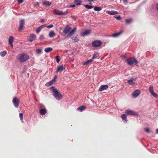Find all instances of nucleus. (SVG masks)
Here are the masks:
<instances>
[{
	"label": "nucleus",
	"instance_id": "obj_55",
	"mask_svg": "<svg viewBox=\"0 0 158 158\" xmlns=\"http://www.w3.org/2000/svg\"><path fill=\"white\" fill-rule=\"evenodd\" d=\"M29 75V73H28L27 75Z\"/></svg>",
	"mask_w": 158,
	"mask_h": 158
},
{
	"label": "nucleus",
	"instance_id": "obj_46",
	"mask_svg": "<svg viewBox=\"0 0 158 158\" xmlns=\"http://www.w3.org/2000/svg\"><path fill=\"white\" fill-rule=\"evenodd\" d=\"M123 2L125 3H127V0H123Z\"/></svg>",
	"mask_w": 158,
	"mask_h": 158
},
{
	"label": "nucleus",
	"instance_id": "obj_3",
	"mask_svg": "<svg viewBox=\"0 0 158 158\" xmlns=\"http://www.w3.org/2000/svg\"><path fill=\"white\" fill-rule=\"evenodd\" d=\"M29 58V57L28 55L22 53L20 55L18 59L19 62H23L27 60Z\"/></svg>",
	"mask_w": 158,
	"mask_h": 158
},
{
	"label": "nucleus",
	"instance_id": "obj_53",
	"mask_svg": "<svg viewBox=\"0 0 158 158\" xmlns=\"http://www.w3.org/2000/svg\"><path fill=\"white\" fill-rule=\"evenodd\" d=\"M91 4V2H90V3H89V4Z\"/></svg>",
	"mask_w": 158,
	"mask_h": 158
},
{
	"label": "nucleus",
	"instance_id": "obj_51",
	"mask_svg": "<svg viewBox=\"0 0 158 158\" xmlns=\"http://www.w3.org/2000/svg\"><path fill=\"white\" fill-rule=\"evenodd\" d=\"M57 78V77L56 76H55V77H54V79H55V78Z\"/></svg>",
	"mask_w": 158,
	"mask_h": 158
},
{
	"label": "nucleus",
	"instance_id": "obj_15",
	"mask_svg": "<svg viewBox=\"0 0 158 158\" xmlns=\"http://www.w3.org/2000/svg\"><path fill=\"white\" fill-rule=\"evenodd\" d=\"M14 38L12 36H10L9 38V44L12 47H13V45L12 43L13 41Z\"/></svg>",
	"mask_w": 158,
	"mask_h": 158
},
{
	"label": "nucleus",
	"instance_id": "obj_40",
	"mask_svg": "<svg viewBox=\"0 0 158 158\" xmlns=\"http://www.w3.org/2000/svg\"><path fill=\"white\" fill-rule=\"evenodd\" d=\"M114 17L115 18L117 19L118 20H120L121 19V17L120 15L114 16Z\"/></svg>",
	"mask_w": 158,
	"mask_h": 158
},
{
	"label": "nucleus",
	"instance_id": "obj_6",
	"mask_svg": "<svg viewBox=\"0 0 158 158\" xmlns=\"http://www.w3.org/2000/svg\"><path fill=\"white\" fill-rule=\"evenodd\" d=\"M53 12L54 14L59 15H67L68 13L67 11L63 12L56 9L53 10Z\"/></svg>",
	"mask_w": 158,
	"mask_h": 158
},
{
	"label": "nucleus",
	"instance_id": "obj_17",
	"mask_svg": "<svg viewBox=\"0 0 158 158\" xmlns=\"http://www.w3.org/2000/svg\"><path fill=\"white\" fill-rule=\"evenodd\" d=\"M46 26L45 25H41L36 30V33L38 34L40 31L44 27H45Z\"/></svg>",
	"mask_w": 158,
	"mask_h": 158
},
{
	"label": "nucleus",
	"instance_id": "obj_8",
	"mask_svg": "<svg viewBox=\"0 0 158 158\" xmlns=\"http://www.w3.org/2000/svg\"><path fill=\"white\" fill-rule=\"evenodd\" d=\"M19 30L20 31L23 29V27H24V24H25L24 19H21L19 22Z\"/></svg>",
	"mask_w": 158,
	"mask_h": 158
},
{
	"label": "nucleus",
	"instance_id": "obj_52",
	"mask_svg": "<svg viewBox=\"0 0 158 158\" xmlns=\"http://www.w3.org/2000/svg\"><path fill=\"white\" fill-rule=\"evenodd\" d=\"M53 80V82L55 81V79H54Z\"/></svg>",
	"mask_w": 158,
	"mask_h": 158
},
{
	"label": "nucleus",
	"instance_id": "obj_36",
	"mask_svg": "<svg viewBox=\"0 0 158 158\" xmlns=\"http://www.w3.org/2000/svg\"><path fill=\"white\" fill-rule=\"evenodd\" d=\"M84 6L86 8L88 9H92L93 7V6L88 5H85Z\"/></svg>",
	"mask_w": 158,
	"mask_h": 158
},
{
	"label": "nucleus",
	"instance_id": "obj_9",
	"mask_svg": "<svg viewBox=\"0 0 158 158\" xmlns=\"http://www.w3.org/2000/svg\"><path fill=\"white\" fill-rule=\"evenodd\" d=\"M141 91L140 90L136 89L133 92L132 96L134 98H136L139 95Z\"/></svg>",
	"mask_w": 158,
	"mask_h": 158
},
{
	"label": "nucleus",
	"instance_id": "obj_43",
	"mask_svg": "<svg viewBox=\"0 0 158 158\" xmlns=\"http://www.w3.org/2000/svg\"><path fill=\"white\" fill-rule=\"evenodd\" d=\"M42 50L41 49H38L37 50V52L39 53H41V52Z\"/></svg>",
	"mask_w": 158,
	"mask_h": 158
},
{
	"label": "nucleus",
	"instance_id": "obj_14",
	"mask_svg": "<svg viewBox=\"0 0 158 158\" xmlns=\"http://www.w3.org/2000/svg\"><path fill=\"white\" fill-rule=\"evenodd\" d=\"M65 69V68L64 66H63V65H61L58 67L57 70L56 72H62L63 70H64Z\"/></svg>",
	"mask_w": 158,
	"mask_h": 158
},
{
	"label": "nucleus",
	"instance_id": "obj_21",
	"mask_svg": "<svg viewBox=\"0 0 158 158\" xmlns=\"http://www.w3.org/2000/svg\"><path fill=\"white\" fill-rule=\"evenodd\" d=\"M46 110L44 109H41L40 110V114L41 115H44L46 113Z\"/></svg>",
	"mask_w": 158,
	"mask_h": 158
},
{
	"label": "nucleus",
	"instance_id": "obj_38",
	"mask_svg": "<svg viewBox=\"0 0 158 158\" xmlns=\"http://www.w3.org/2000/svg\"><path fill=\"white\" fill-rule=\"evenodd\" d=\"M59 58L60 56H56L55 57V59H56V61L57 63H59L60 60V59Z\"/></svg>",
	"mask_w": 158,
	"mask_h": 158
},
{
	"label": "nucleus",
	"instance_id": "obj_25",
	"mask_svg": "<svg viewBox=\"0 0 158 158\" xmlns=\"http://www.w3.org/2000/svg\"><path fill=\"white\" fill-rule=\"evenodd\" d=\"M90 33V31L89 30H86L82 33L83 35H86L89 34Z\"/></svg>",
	"mask_w": 158,
	"mask_h": 158
},
{
	"label": "nucleus",
	"instance_id": "obj_47",
	"mask_svg": "<svg viewBox=\"0 0 158 158\" xmlns=\"http://www.w3.org/2000/svg\"><path fill=\"white\" fill-rule=\"evenodd\" d=\"M41 22H43L44 21V19H41Z\"/></svg>",
	"mask_w": 158,
	"mask_h": 158
},
{
	"label": "nucleus",
	"instance_id": "obj_10",
	"mask_svg": "<svg viewBox=\"0 0 158 158\" xmlns=\"http://www.w3.org/2000/svg\"><path fill=\"white\" fill-rule=\"evenodd\" d=\"M126 113L128 115H138V113H136L135 112H134V111L132 110H127L126 111Z\"/></svg>",
	"mask_w": 158,
	"mask_h": 158
},
{
	"label": "nucleus",
	"instance_id": "obj_50",
	"mask_svg": "<svg viewBox=\"0 0 158 158\" xmlns=\"http://www.w3.org/2000/svg\"><path fill=\"white\" fill-rule=\"evenodd\" d=\"M74 19L75 20H76V17H74Z\"/></svg>",
	"mask_w": 158,
	"mask_h": 158
},
{
	"label": "nucleus",
	"instance_id": "obj_35",
	"mask_svg": "<svg viewBox=\"0 0 158 158\" xmlns=\"http://www.w3.org/2000/svg\"><path fill=\"white\" fill-rule=\"evenodd\" d=\"M39 39L41 41L45 39V37L44 35H40Z\"/></svg>",
	"mask_w": 158,
	"mask_h": 158
},
{
	"label": "nucleus",
	"instance_id": "obj_49",
	"mask_svg": "<svg viewBox=\"0 0 158 158\" xmlns=\"http://www.w3.org/2000/svg\"><path fill=\"white\" fill-rule=\"evenodd\" d=\"M156 133H158V129H156Z\"/></svg>",
	"mask_w": 158,
	"mask_h": 158
},
{
	"label": "nucleus",
	"instance_id": "obj_22",
	"mask_svg": "<svg viewBox=\"0 0 158 158\" xmlns=\"http://www.w3.org/2000/svg\"><path fill=\"white\" fill-rule=\"evenodd\" d=\"M122 31H120L118 33H114L112 35L113 37H117L119 36L122 33Z\"/></svg>",
	"mask_w": 158,
	"mask_h": 158
},
{
	"label": "nucleus",
	"instance_id": "obj_32",
	"mask_svg": "<svg viewBox=\"0 0 158 158\" xmlns=\"http://www.w3.org/2000/svg\"><path fill=\"white\" fill-rule=\"evenodd\" d=\"M151 94L155 98H158V96L157 94L154 91L151 93Z\"/></svg>",
	"mask_w": 158,
	"mask_h": 158
},
{
	"label": "nucleus",
	"instance_id": "obj_7",
	"mask_svg": "<svg viewBox=\"0 0 158 158\" xmlns=\"http://www.w3.org/2000/svg\"><path fill=\"white\" fill-rule=\"evenodd\" d=\"M12 102L14 106L16 108H18L19 103V101L18 98L16 97H14L12 100Z\"/></svg>",
	"mask_w": 158,
	"mask_h": 158
},
{
	"label": "nucleus",
	"instance_id": "obj_4",
	"mask_svg": "<svg viewBox=\"0 0 158 158\" xmlns=\"http://www.w3.org/2000/svg\"><path fill=\"white\" fill-rule=\"evenodd\" d=\"M127 61L128 64L130 66L132 65L134 63L135 64L138 63L137 60L135 58H132L130 57L127 60Z\"/></svg>",
	"mask_w": 158,
	"mask_h": 158
},
{
	"label": "nucleus",
	"instance_id": "obj_48",
	"mask_svg": "<svg viewBox=\"0 0 158 158\" xmlns=\"http://www.w3.org/2000/svg\"><path fill=\"white\" fill-rule=\"evenodd\" d=\"M156 7H157V10H158V4H157Z\"/></svg>",
	"mask_w": 158,
	"mask_h": 158
},
{
	"label": "nucleus",
	"instance_id": "obj_41",
	"mask_svg": "<svg viewBox=\"0 0 158 158\" xmlns=\"http://www.w3.org/2000/svg\"><path fill=\"white\" fill-rule=\"evenodd\" d=\"M53 25L52 24H50L49 25L47 26V28H51L53 27Z\"/></svg>",
	"mask_w": 158,
	"mask_h": 158
},
{
	"label": "nucleus",
	"instance_id": "obj_42",
	"mask_svg": "<svg viewBox=\"0 0 158 158\" xmlns=\"http://www.w3.org/2000/svg\"><path fill=\"white\" fill-rule=\"evenodd\" d=\"M145 130L146 132L148 133H149L150 132L148 128H145Z\"/></svg>",
	"mask_w": 158,
	"mask_h": 158
},
{
	"label": "nucleus",
	"instance_id": "obj_19",
	"mask_svg": "<svg viewBox=\"0 0 158 158\" xmlns=\"http://www.w3.org/2000/svg\"><path fill=\"white\" fill-rule=\"evenodd\" d=\"M30 41L31 42L34 40L35 38V35L34 34H31L30 35Z\"/></svg>",
	"mask_w": 158,
	"mask_h": 158
},
{
	"label": "nucleus",
	"instance_id": "obj_54",
	"mask_svg": "<svg viewBox=\"0 0 158 158\" xmlns=\"http://www.w3.org/2000/svg\"><path fill=\"white\" fill-rule=\"evenodd\" d=\"M29 75V73H28L27 75Z\"/></svg>",
	"mask_w": 158,
	"mask_h": 158
},
{
	"label": "nucleus",
	"instance_id": "obj_24",
	"mask_svg": "<svg viewBox=\"0 0 158 158\" xmlns=\"http://www.w3.org/2000/svg\"><path fill=\"white\" fill-rule=\"evenodd\" d=\"M53 50L52 48L50 47L44 49V51L46 52H49Z\"/></svg>",
	"mask_w": 158,
	"mask_h": 158
},
{
	"label": "nucleus",
	"instance_id": "obj_39",
	"mask_svg": "<svg viewBox=\"0 0 158 158\" xmlns=\"http://www.w3.org/2000/svg\"><path fill=\"white\" fill-rule=\"evenodd\" d=\"M19 116L21 121L22 122L23 121V114L22 113H20L19 114Z\"/></svg>",
	"mask_w": 158,
	"mask_h": 158
},
{
	"label": "nucleus",
	"instance_id": "obj_34",
	"mask_svg": "<svg viewBox=\"0 0 158 158\" xmlns=\"http://www.w3.org/2000/svg\"><path fill=\"white\" fill-rule=\"evenodd\" d=\"M149 91L150 93L154 92L153 89V87L152 85H150L149 87Z\"/></svg>",
	"mask_w": 158,
	"mask_h": 158
},
{
	"label": "nucleus",
	"instance_id": "obj_30",
	"mask_svg": "<svg viewBox=\"0 0 158 158\" xmlns=\"http://www.w3.org/2000/svg\"><path fill=\"white\" fill-rule=\"evenodd\" d=\"M6 53L7 52L6 51H4L1 52L0 53V55L2 57H4L6 55Z\"/></svg>",
	"mask_w": 158,
	"mask_h": 158
},
{
	"label": "nucleus",
	"instance_id": "obj_27",
	"mask_svg": "<svg viewBox=\"0 0 158 158\" xmlns=\"http://www.w3.org/2000/svg\"><path fill=\"white\" fill-rule=\"evenodd\" d=\"M81 0H75L74 3L77 5H81Z\"/></svg>",
	"mask_w": 158,
	"mask_h": 158
},
{
	"label": "nucleus",
	"instance_id": "obj_20",
	"mask_svg": "<svg viewBox=\"0 0 158 158\" xmlns=\"http://www.w3.org/2000/svg\"><path fill=\"white\" fill-rule=\"evenodd\" d=\"M121 117L123 120L125 121L126 122L127 121V116L126 114H122L121 115Z\"/></svg>",
	"mask_w": 158,
	"mask_h": 158
},
{
	"label": "nucleus",
	"instance_id": "obj_44",
	"mask_svg": "<svg viewBox=\"0 0 158 158\" xmlns=\"http://www.w3.org/2000/svg\"><path fill=\"white\" fill-rule=\"evenodd\" d=\"M18 2L19 3H21L23 2V0H18Z\"/></svg>",
	"mask_w": 158,
	"mask_h": 158
},
{
	"label": "nucleus",
	"instance_id": "obj_16",
	"mask_svg": "<svg viewBox=\"0 0 158 158\" xmlns=\"http://www.w3.org/2000/svg\"><path fill=\"white\" fill-rule=\"evenodd\" d=\"M52 4V3L50 2H49L44 0L43 1V6H49Z\"/></svg>",
	"mask_w": 158,
	"mask_h": 158
},
{
	"label": "nucleus",
	"instance_id": "obj_37",
	"mask_svg": "<svg viewBox=\"0 0 158 158\" xmlns=\"http://www.w3.org/2000/svg\"><path fill=\"white\" fill-rule=\"evenodd\" d=\"M98 53H94L92 58V59L93 60V59H95L96 58L97 56H98Z\"/></svg>",
	"mask_w": 158,
	"mask_h": 158
},
{
	"label": "nucleus",
	"instance_id": "obj_12",
	"mask_svg": "<svg viewBox=\"0 0 158 158\" xmlns=\"http://www.w3.org/2000/svg\"><path fill=\"white\" fill-rule=\"evenodd\" d=\"M136 78H131L129 80H127V83L130 85H133L135 84L134 81H136Z\"/></svg>",
	"mask_w": 158,
	"mask_h": 158
},
{
	"label": "nucleus",
	"instance_id": "obj_45",
	"mask_svg": "<svg viewBox=\"0 0 158 158\" xmlns=\"http://www.w3.org/2000/svg\"><path fill=\"white\" fill-rule=\"evenodd\" d=\"M75 6V5H70L69 7H74Z\"/></svg>",
	"mask_w": 158,
	"mask_h": 158
},
{
	"label": "nucleus",
	"instance_id": "obj_33",
	"mask_svg": "<svg viewBox=\"0 0 158 158\" xmlns=\"http://www.w3.org/2000/svg\"><path fill=\"white\" fill-rule=\"evenodd\" d=\"M72 39L74 40V42H77L79 40V39L77 37H74L72 38Z\"/></svg>",
	"mask_w": 158,
	"mask_h": 158
},
{
	"label": "nucleus",
	"instance_id": "obj_23",
	"mask_svg": "<svg viewBox=\"0 0 158 158\" xmlns=\"http://www.w3.org/2000/svg\"><path fill=\"white\" fill-rule=\"evenodd\" d=\"M93 61V60L92 59H90L88 60L86 62H84L83 63V65H87L90 63H91L92 61Z\"/></svg>",
	"mask_w": 158,
	"mask_h": 158
},
{
	"label": "nucleus",
	"instance_id": "obj_2",
	"mask_svg": "<svg viewBox=\"0 0 158 158\" xmlns=\"http://www.w3.org/2000/svg\"><path fill=\"white\" fill-rule=\"evenodd\" d=\"M51 88L52 89L53 92L55 93L53 95L56 98L57 100L61 99L62 98V96L60 93H59L57 89L53 86L51 87Z\"/></svg>",
	"mask_w": 158,
	"mask_h": 158
},
{
	"label": "nucleus",
	"instance_id": "obj_11",
	"mask_svg": "<svg viewBox=\"0 0 158 158\" xmlns=\"http://www.w3.org/2000/svg\"><path fill=\"white\" fill-rule=\"evenodd\" d=\"M108 88L107 85H102L100 86L98 89L99 91H102L107 89Z\"/></svg>",
	"mask_w": 158,
	"mask_h": 158
},
{
	"label": "nucleus",
	"instance_id": "obj_26",
	"mask_svg": "<svg viewBox=\"0 0 158 158\" xmlns=\"http://www.w3.org/2000/svg\"><path fill=\"white\" fill-rule=\"evenodd\" d=\"M55 35V34L54 32L53 31H52L50 32L49 34V36L50 37H52Z\"/></svg>",
	"mask_w": 158,
	"mask_h": 158
},
{
	"label": "nucleus",
	"instance_id": "obj_29",
	"mask_svg": "<svg viewBox=\"0 0 158 158\" xmlns=\"http://www.w3.org/2000/svg\"><path fill=\"white\" fill-rule=\"evenodd\" d=\"M132 20V19L131 18H130L129 19H126L125 20V22L127 24H129L130 23Z\"/></svg>",
	"mask_w": 158,
	"mask_h": 158
},
{
	"label": "nucleus",
	"instance_id": "obj_18",
	"mask_svg": "<svg viewBox=\"0 0 158 158\" xmlns=\"http://www.w3.org/2000/svg\"><path fill=\"white\" fill-rule=\"evenodd\" d=\"M86 109V107L84 106H80L77 109V110H80L81 112Z\"/></svg>",
	"mask_w": 158,
	"mask_h": 158
},
{
	"label": "nucleus",
	"instance_id": "obj_28",
	"mask_svg": "<svg viewBox=\"0 0 158 158\" xmlns=\"http://www.w3.org/2000/svg\"><path fill=\"white\" fill-rule=\"evenodd\" d=\"M102 9V8L101 7H98L97 6H95L94 8V10L98 11L101 10Z\"/></svg>",
	"mask_w": 158,
	"mask_h": 158
},
{
	"label": "nucleus",
	"instance_id": "obj_13",
	"mask_svg": "<svg viewBox=\"0 0 158 158\" xmlns=\"http://www.w3.org/2000/svg\"><path fill=\"white\" fill-rule=\"evenodd\" d=\"M106 13L109 15H114L118 13V12L113 10H107L106 11Z\"/></svg>",
	"mask_w": 158,
	"mask_h": 158
},
{
	"label": "nucleus",
	"instance_id": "obj_5",
	"mask_svg": "<svg viewBox=\"0 0 158 158\" xmlns=\"http://www.w3.org/2000/svg\"><path fill=\"white\" fill-rule=\"evenodd\" d=\"M102 44V42L99 40H95L92 43V45L94 47H98Z\"/></svg>",
	"mask_w": 158,
	"mask_h": 158
},
{
	"label": "nucleus",
	"instance_id": "obj_1",
	"mask_svg": "<svg viewBox=\"0 0 158 158\" xmlns=\"http://www.w3.org/2000/svg\"><path fill=\"white\" fill-rule=\"evenodd\" d=\"M71 29V28L70 26L67 25L63 31V33L64 34H66L69 33V34L67 35V37L72 36L76 31L77 30L76 27H74L70 31Z\"/></svg>",
	"mask_w": 158,
	"mask_h": 158
},
{
	"label": "nucleus",
	"instance_id": "obj_31",
	"mask_svg": "<svg viewBox=\"0 0 158 158\" xmlns=\"http://www.w3.org/2000/svg\"><path fill=\"white\" fill-rule=\"evenodd\" d=\"M53 80H52L51 81H50L49 82L45 84V85L47 86H49L52 85L53 83Z\"/></svg>",
	"mask_w": 158,
	"mask_h": 158
}]
</instances>
